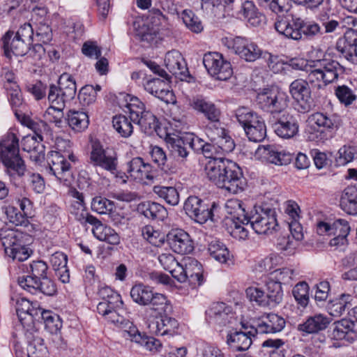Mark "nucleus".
<instances>
[{
  "mask_svg": "<svg viewBox=\"0 0 357 357\" xmlns=\"http://www.w3.org/2000/svg\"><path fill=\"white\" fill-rule=\"evenodd\" d=\"M207 178L229 193L242 192L245 186V179L241 167L234 162L222 158H211L205 165Z\"/></svg>",
  "mask_w": 357,
  "mask_h": 357,
  "instance_id": "nucleus-1",
  "label": "nucleus"
},
{
  "mask_svg": "<svg viewBox=\"0 0 357 357\" xmlns=\"http://www.w3.org/2000/svg\"><path fill=\"white\" fill-rule=\"evenodd\" d=\"M0 158L10 182L22 177L26 172V165L20 155L19 139L15 134L8 132L5 135L0 141Z\"/></svg>",
  "mask_w": 357,
  "mask_h": 357,
  "instance_id": "nucleus-2",
  "label": "nucleus"
},
{
  "mask_svg": "<svg viewBox=\"0 0 357 357\" xmlns=\"http://www.w3.org/2000/svg\"><path fill=\"white\" fill-rule=\"evenodd\" d=\"M345 68L337 61L329 57L312 61L307 70V79L319 88L337 81L344 75Z\"/></svg>",
  "mask_w": 357,
  "mask_h": 357,
  "instance_id": "nucleus-3",
  "label": "nucleus"
},
{
  "mask_svg": "<svg viewBox=\"0 0 357 357\" xmlns=\"http://www.w3.org/2000/svg\"><path fill=\"white\" fill-rule=\"evenodd\" d=\"M77 93V85L74 77L66 73L61 74L57 84L49 86L47 100L50 105L47 109V114H53L54 108L63 109L66 105L73 100Z\"/></svg>",
  "mask_w": 357,
  "mask_h": 357,
  "instance_id": "nucleus-4",
  "label": "nucleus"
},
{
  "mask_svg": "<svg viewBox=\"0 0 357 357\" xmlns=\"http://www.w3.org/2000/svg\"><path fill=\"white\" fill-rule=\"evenodd\" d=\"M231 48L241 59L247 62H253L259 58L264 59L269 68L278 73L282 69V63L279 56L268 52H264L255 43L243 37H236L231 41Z\"/></svg>",
  "mask_w": 357,
  "mask_h": 357,
  "instance_id": "nucleus-5",
  "label": "nucleus"
},
{
  "mask_svg": "<svg viewBox=\"0 0 357 357\" xmlns=\"http://www.w3.org/2000/svg\"><path fill=\"white\" fill-rule=\"evenodd\" d=\"M0 239L6 254L13 260L23 261L26 260L31 253L28 248L31 236L18 229H0Z\"/></svg>",
  "mask_w": 357,
  "mask_h": 357,
  "instance_id": "nucleus-6",
  "label": "nucleus"
},
{
  "mask_svg": "<svg viewBox=\"0 0 357 357\" xmlns=\"http://www.w3.org/2000/svg\"><path fill=\"white\" fill-rule=\"evenodd\" d=\"M225 210L228 216L225 220L228 232L238 239H245L248 236V228L245 222L249 213L245 212L244 203L237 199H231L225 204Z\"/></svg>",
  "mask_w": 357,
  "mask_h": 357,
  "instance_id": "nucleus-7",
  "label": "nucleus"
},
{
  "mask_svg": "<svg viewBox=\"0 0 357 357\" xmlns=\"http://www.w3.org/2000/svg\"><path fill=\"white\" fill-rule=\"evenodd\" d=\"M235 117L243 127L250 141L260 142L266 136V128L264 119L248 107H239Z\"/></svg>",
  "mask_w": 357,
  "mask_h": 357,
  "instance_id": "nucleus-8",
  "label": "nucleus"
},
{
  "mask_svg": "<svg viewBox=\"0 0 357 357\" xmlns=\"http://www.w3.org/2000/svg\"><path fill=\"white\" fill-rule=\"evenodd\" d=\"M245 227L252 229L258 234H272L278 227L275 209L255 206L247 217Z\"/></svg>",
  "mask_w": 357,
  "mask_h": 357,
  "instance_id": "nucleus-9",
  "label": "nucleus"
},
{
  "mask_svg": "<svg viewBox=\"0 0 357 357\" xmlns=\"http://www.w3.org/2000/svg\"><path fill=\"white\" fill-rule=\"evenodd\" d=\"M338 118L334 114L314 112L307 119L306 133L310 141L319 142L323 139L324 131L331 132L337 129Z\"/></svg>",
  "mask_w": 357,
  "mask_h": 357,
  "instance_id": "nucleus-10",
  "label": "nucleus"
},
{
  "mask_svg": "<svg viewBox=\"0 0 357 357\" xmlns=\"http://www.w3.org/2000/svg\"><path fill=\"white\" fill-rule=\"evenodd\" d=\"M257 104L262 110L269 112L272 118L281 114L287 107V95L278 89H264L257 96Z\"/></svg>",
  "mask_w": 357,
  "mask_h": 357,
  "instance_id": "nucleus-11",
  "label": "nucleus"
},
{
  "mask_svg": "<svg viewBox=\"0 0 357 357\" xmlns=\"http://www.w3.org/2000/svg\"><path fill=\"white\" fill-rule=\"evenodd\" d=\"M278 17L275 22V30L286 38L294 40L302 38V27L303 20L294 15L290 10L277 14Z\"/></svg>",
  "mask_w": 357,
  "mask_h": 357,
  "instance_id": "nucleus-12",
  "label": "nucleus"
},
{
  "mask_svg": "<svg viewBox=\"0 0 357 357\" xmlns=\"http://www.w3.org/2000/svg\"><path fill=\"white\" fill-rule=\"evenodd\" d=\"M203 64L211 76L218 80L226 81L233 75L229 61L218 52H207L203 56Z\"/></svg>",
  "mask_w": 357,
  "mask_h": 357,
  "instance_id": "nucleus-13",
  "label": "nucleus"
},
{
  "mask_svg": "<svg viewBox=\"0 0 357 357\" xmlns=\"http://www.w3.org/2000/svg\"><path fill=\"white\" fill-rule=\"evenodd\" d=\"M89 162L113 174L117 172L118 158L116 153L111 149H103L99 142H94L92 144Z\"/></svg>",
  "mask_w": 357,
  "mask_h": 357,
  "instance_id": "nucleus-14",
  "label": "nucleus"
},
{
  "mask_svg": "<svg viewBox=\"0 0 357 357\" xmlns=\"http://www.w3.org/2000/svg\"><path fill=\"white\" fill-rule=\"evenodd\" d=\"M289 93L296 101V109L300 113L309 112L313 107L311 89L307 81L296 79L289 85Z\"/></svg>",
  "mask_w": 357,
  "mask_h": 357,
  "instance_id": "nucleus-15",
  "label": "nucleus"
},
{
  "mask_svg": "<svg viewBox=\"0 0 357 357\" xmlns=\"http://www.w3.org/2000/svg\"><path fill=\"white\" fill-rule=\"evenodd\" d=\"M47 162L50 174L64 185H70L73 173L71 165L66 159V156L60 151H52L47 155Z\"/></svg>",
  "mask_w": 357,
  "mask_h": 357,
  "instance_id": "nucleus-16",
  "label": "nucleus"
},
{
  "mask_svg": "<svg viewBox=\"0 0 357 357\" xmlns=\"http://www.w3.org/2000/svg\"><path fill=\"white\" fill-rule=\"evenodd\" d=\"M275 134L281 138L290 139L298 132V124L294 117L285 110L269 120Z\"/></svg>",
  "mask_w": 357,
  "mask_h": 357,
  "instance_id": "nucleus-17",
  "label": "nucleus"
},
{
  "mask_svg": "<svg viewBox=\"0 0 357 357\" xmlns=\"http://www.w3.org/2000/svg\"><path fill=\"white\" fill-rule=\"evenodd\" d=\"M17 282L23 289L32 294L41 293L47 296H52L57 291L56 284L47 276L42 277L40 279L18 278Z\"/></svg>",
  "mask_w": 357,
  "mask_h": 357,
  "instance_id": "nucleus-18",
  "label": "nucleus"
},
{
  "mask_svg": "<svg viewBox=\"0 0 357 357\" xmlns=\"http://www.w3.org/2000/svg\"><path fill=\"white\" fill-rule=\"evenodd\" d=\"M167 241L170 248L180 255L189 254L194 250L190 235L181 229H174L169 231Z\"/></svg>",
  "mask_w": 357,
  "mask_h": 357,
  "instance_id": "nucleus-19",
  "label": "nucleus"
},
{
  "mask_svg": "<svg viewBox=\"0 0 357 357\" xmlns=\"http://www.w3.org/2000/svg\"><path fill=\"white\" fill-rule=\"evenodd\" d=\"M244 331H235L227 335V342L235 351L248 350L252 344V337L257 334L253 326L242 324Z\"/></svg>",
  "mask_w": 357,
  "mask_h": 357,
  "instance_id": "nucleus-20",
  "label": "nucleus"
},
{
  "mask_svg": "<svg viewBox=\"0 0 357 357\" xmlns=\"http://www.w3.org/2000/svg\"><path fill=\"white\" fill-rule=\"evenodd\" d=\"M169 82L170 79L151 78L146 80L144 84V89L146 91L167 104L174 103L175 97L173 91L169 89Z\"/></svg>",
  "mask_w": 357,
  "mask_h": 357,
  "instance_id": "nucleus-21",
  "label": "nucleus"
},
{
  "mask_svg": "<svg viewBox=\"0 0 357 357\" xmlns=\"http://www.w3.org/2000/svg\"><path fill=\"white\" fill-rule=\"evenodd\" d=\"M73 200L70 204V213L82 225L97 222V218L87 212L84 195L74 189L70 192Z\"/></svg>",
  "mask_w": 357,
  "mask_h": 357,
  "instance_id": "nucleus-22",
  "label": "nucleus"
},
{
  "mask_svg": "<svg viewBox=\"0 0 357 357\" xmlns=\"http://www.w3.org/2000/svg\"><path fill=\"white\" fill-rule=\"evenodd\" d=\"M165 142L175 158L181 162L188 160L190 147L186 137H181L174 133H167Z\"/></svg>",
  "mask_w": 357,
  "mask_h": 357,
  "instance_id": "nucleus-23",
  "label": "nucleus"
},
{
  "mask_svg": "<svg viewBox=\"0 0 357 357\" xmlns=\"http://www.w3.org/2000/svg\"><path fill=\"white\" fill-rule=\"evenodd\" d=\"M127 172L135 180H153L155 177V171L149 163H146L140 157L132 158L128 162Z\"/></svg>",
  "mask_w": 357,
  "mask_h": 357,
  "instance_id": "nucleus-24",
  "label": "nucleus"
},
{
  "mask_svg": "<svg viewBox=\"0 0 357 357\" xmlns=\"http://www.w3.org/2000/svg\"><path fill=\"white\" fill-rule=\"evenodd\" d=\"M336 49L347 60L354 63L357 58V31L349 29L344 38L337 42Z\"/></svg>",
  "mask_w": 357,
  "mask_h": 357,
  "instance_id": "nucleus-25",
  "label": "nucleus"
},
{
  "mask_svg": "<svg viewBox=\"0 0 357 357\" xmlns=\"http://www.w3.org/2000/svg\"><path fill=\"white\" fill-rule=\"evenodd\" d=\"M121 311H123V306L117 307H110L109 306L107 307L105 313H98L105 317L108 321L121 328L122 329L123 336L127 339L132 332L136 331V326H135L132 322L130 321V320L120 314Z\"/></svg>",
  "mask_w": 357,
  "mask_h": 357,
  "instance_id": "nucleus-26",
  "label": "nucleus"
},
{
  "mask_svg": "<svg viewBox=\"0 0 357 357\" xmlns=\"http://www.w3.org/2000/svg\"><path fill=\"white\" fill-rule=\"evenodd\" d=\"M206 317L210 324L224 326L231 322L234 315L230 307L224 303H216L206 311Z\"/></svg>",
  "mask_w": 357,
  "mask_h": 357,
  "instance_id": "nucleus-27",
  "label": "nucleus"
},
{
  "mask_svg": "<svg viewBox=\"0 0 357 357\" xmlns=\"http://www.w3.org/2000/svg\"><path fill=\"white\" fill-rule=\"evenodd\" d=\"M99 297L102 300L97 305L98 312H107V307H122L123 302L121 296L112 288L105 284H100L97 292Z\"/></svg>",
  "mask_w": 357,
  "mask_h": 357,
  "instance_id": "nucleus-28",
  "label": "nucleus"
},
{
  "mask_svg": "<svg viewBox=\"0 0 357 357\" xmlns=\"http://www.w3.org/2000/svg\"><path fill=\"white\" fill-rule=\"evenodd\" d=\"M286 321L283 317L270 313L263 317L254 327L257 333H276L280 332L285 326Z\"/></svg>",
  "mask_w": 357,
  "mask_h": 357,
  "instance_id": "nucleus-29",
  "label": "nucleus"
},
{
  "mask_svg": "<svg viewBox=\"0 0 357 357\" xmlns=\"http://www.w3.org/2000/svg\"><path fill=\"white\" fill-rule=\"evenodd\" d=\"M156 320L149 324L150 331L157 335H169L173 336L176 333L178 327V321L174 319L167 316L160 315Z\"/></svg>",
  "mask_w": 357,
  "mask_h": 357,
  "instance_id": "nucleus-30",
  "label": "nucleus"
},
{
  "mask_svg": "<svg viewBox=\"0 0 357 357\" xmlns=\"http://www.w3.org/2000/svg\"><path fill=\"white\" fill-rule=\"evenodd\" d=\"M258 152L270 163L286 165L291 162L292 155L289 153L279 151L275 145H266L258 149Z\"/></svg>",
  "mask_w": 357,
  "mask_h": 357,
  "instance_id": "nucleus-31",
  "label": "nucleus"
},
{
  "mask_svg": "<svg viewBox=\"0 0 357 357\" xmlns=\"http://www.w3.org/2000/svg\"><path fill=\"white\" fill-rule=\"evenodd\" d=\"M331 320L326 315L319 313L309 317L305 321L298 326V330L307 334L318 333L325 330Z\"/></svg>",
  "mask_w": 357,
  "mask_h": 357,
  "instance_id": "nucleus-32",
  "label": "nucleus"
},
{
  "mask_svg": "<svg viewBox=\"0 0 357 357\" xmlns=\"http://www.w3.org/2000/svg\"><path fill=\"white\" fill-rule=\"evenodd\" d=\"M165 63L169 71L176 76H185L188 73L186 62L178 51L168 52L165 55Z\"/></svg>",
  "mask_w": 357,
  "mask_h": 357,
  "instance_id": "nucleus-33",
  "label": "nucleus"
},
{
  "mask_svg": "<svg viewBox=\"0 0 357 357\" xmlns=\"http://www.w3.org/2000/svg\"><path fill=\"white\" fill-rule=\"evenodd\" d=\"M237 14L252 26H258L265 20L264 15L259 12L252 1L246 0L243 2Z\"/></svg>",
  "mask_w": 357,
  "mask_h": 357,
  "instance_id": "nucleus-34",
  "label": "nucleus"
},
{
  "mask_svg": "<svg viewBox=\"0 0 357 357\" xmlns=\"http://www.w3.org/2000/svg\"><path fill=\"white\" fill-rule=\"evenodd\" d=\"M13 35V32H7L3 37V49L6 56L11 57V53L17 56L25 55L29 49L28 43L15 36L10 42Z\"/></svg>",
  "mask_w": 357,
  "mask_h": 357,
  "instance_id": "nucleus-35",
  "label": "nucleus"
},
{
  "mask_svg": "<svg viewBox=\"0 0 357 357\" xmlns=\"http://www.w3.org/2000/svg\"><path fill=\"white\" fill-rule=\"evenodd\" d=\"M148 303L149 304L146 306H149V307L145 310V318H148L147 314L149 312L150 316L156 317L158 315L166 314L172 310L170 302L167 297L162 294L153 292V298H151Z\"/></svg>",
  "mask_w": 357,
  "mask_h": 357,
  "instance_id": "nucleus-36",
  "label": "nucleus"
},
{
  "mask_svg": "<svg viewBox=\"0 0 357 357\" xmlns=\"http://www.w3.org/2000/svg\"><path fill=\"white\" fill-rule=\"evenodd\" d=\"M190 105L196 111L202 113L208 121L217 119L220 116V111L212 102L200 97L194 98Z\"/></svg>",
  "mask_w": 357,
  "mask_h": 357,
  "instance_id": "nucleus-37",
  "label": "nucleus"
},
{
  "mask_svg": "<svg viewBox=\"0 0 357 357\" xmlns=\"http://www.w3.org/2000/svg\"><path fill=\"white\" fill-rule=\"evenodd\" d=\"M96 222L91 224V225L93 227L92 232L97 239L113 245H118L120 243V236L114 229L104 225L98 218Z\"/></svg>",
  "mask_w": 357,
  "mask_h": 357,
  "instance_id": "nucleus-38",
  "label": "nucleus"
},
{
  "mask_svg": "<svg viewBox=\"0 0 357 357\" xmlns=\"http://www.w3.org/2000/svg\"><path fill=\"white\" fill-rule=\"evenodd\" d=\"M137 211L151 220H163L167 215V211L162 205L151 202L139 204Z\"/></svg>",
  "mask_w": 357,
  "mask_h": 357,
  "instance_id": "nucleus-39",
  "label": "nucleus"
},
{
  "mask_svg": "<svg viewBox=\"0 0 357 357\" xmlns=\"http://www.w3.org/2000/svg\"><path fill=\"white\" fill-rule=\"evenodd\" d=\"M66 121L68 126L75 132L84 131L89 124L87 112L82 110H69L66 114Z\"/></svg>",
  "mask_w": 357,
  "mask_h": 357,
  "instance_id": "nucleus-40",
  "label": "nucleus"
},
{
  "mask_svg": "<svg viewBox=\"0 0 357 357\" xmlns=\"http://www.w3.org/2000/svg\"><path fill=\"white\" fill-rule=\"evenodd\" d=\"M352 296L349 294H342L338 297L330 301L326 310L330 315L335 317H340L347 309L351 307Z\"/></svg>",
  "mask_w": 357,
  "mask_h": 357,
  "instance_id": "nucleus-41",
  "label": "nucleus"
},
{
  "mask_svg": "<svg viewBox=\"0 0 357 357\" xmlns=\"http://www.w3.org/2000/svg\"><path fill=\"white\" fill-rule=\"evenodd\" d=\"M15 115L17 120L24 126H27L34 132V136L40 141H43V132L47 130V124L43 121H34L29 116H26L22 111L15 110Z\"/></svg>",
  "mask_w": 357,
  "mask_h": 357,
  "instance_id": "nucleus-42",
  "label": "nucleus"
},
{
  "mask_svg": "<svg viewBox=\"0 0 357 357\" xmlns=\"http://www.w3.org/2000/svg\"><path fill=\"white\" fill-rule=\"evenodd\" d=\"M340 205L350 215H357V188L354 186L346 188L340 199Z\"/></svg>",
  "mask_w": 357,
  "mask_h": 357,
  "instance_id": "nucleus-43",
  "label": "nucleus"
},
{
  "mask_svg": "<svg viewBox=\"0 0 357 357\" xmlns=\"http://www.w3.org/2000/svg\"><path fill=\"white\" fill-rule=\"evenodd\" d=\"M127 339L151 351H157L162 346L160 340L141 333L137 327L136 331L132 332Z\"/></svg>",
  "mask_w": 357,
  "mask_h": 357,
  "instance_id": "nucleus-44",
  "label": "nucleus"
},
{
  "mask_svg": "<svg viewBox=\"0 0 357 357\" xmlns=\"http://www.w3.org/2000/svg\"><path fill=\"white\" fill-rule=\"evenodd\" d=\"M208 252L211 257L220 264H225L230 259L227 246L220 241L212 240L208 245Z\"/></svg>",
  "mask_w": 357,
  "mask_h": 357,
  "instance_id": "nucleus-45",
  "label": "nucleus"
},
{
  "mask_svg": "<svg viewBox=\"0 0 357 357\" xmlns=\"http://www.w3.org/2000/svg\"><path fill=\"white\" fill-rule=\"evenodd\" d=\"M153 289L142 283L134 285L130 290V296L134 302L140 305H147L149 301L153 298Z\"/></svg>",
  "mask_w": 357,
  "mask_h": 357,
  "instance_id": "nucleus-46",
  "label": "nucleus"
},
{
  "mask_svg": "<svg viewBox=\"0 0 357 357\" xmlns=\"http://www.w3.org/2000/svg\"><path fill=\"white\" fill-rule=\"evenodd\" d=\"M135 123H137L142 130L147 135H152L157 132V129L159 128L158 119L152 112L148 110L139 116Z\"/></svg>",
  "mask_w": 357,
  "mask_h": 357,
  "instance_id": "nucleus-47",
  "label": "nucleus"
},
{
  "mask_svg": "<svg viewBox=\"0 0 357 357\" xmlns=\"http://www.w3.org/2000/svg\"><path fill=\"white\" fill-rule=\"evenodd\" d=\"M153 192L167 204L171 206H176L179 203V193L177 189L172 186L155 185L153 189Z\"/></svg>",
  "mask_w": 357,
  "mask_h": 357,
  "instance_id": "nucleus-48",
  "label": "nucleus"
},
{
  "mask_svg": "<svg viewBox=\"0 0 357 357\" xmlns=\"http://www.w3.org/2000/svg\"><path fill=\"white\" fill-rule=\"evenodd\" d=\"M266 297L268 298L271 307H274L280 303L283 298L282 286L273 279L268 278L266 281Z\"/></svg>",
  "mask_w": 357,
  "mask_h": 357,
  "instance_id": "nucleus-49",
  "label": "nucleus"
},
{
  "mask_svg": "<svg viewBox=\"0 0 357 357\" xmlns=\"http://www.w3.org/2000/svg\"><path fill=\"white\" fill-rule=\"evenodd\" d=\"M353 324L346 319L336 321L333 324L330 336L336 340H349V333L352 332Z\"/></svg>",
  "mask_w": 357,
  "mask_h": 357,
  "instance_id": "nucleus-50",
  "label": "nucleus"
},
{
  "mask_svg": "<svg viewBox=\"0 0 357 357\" xmlns=\"http://www.w3.org/2000/svg\"><path fill=\"white\" fill-rule=\"evenodd\" d=\"M125 101L126 102L125 107L130 114V119L133 122H135V120L138 119V117L146 111L143 102L137 97L127 94ZM125 112H127L126 110Z\"/></svg>",
  "mask_w": 357,
  "mask_h": 357,
  "instance_id": "nucleus-51",
  "label": "nucleus"
},
{
  "mask_svg": "<svg viewBox=\"0 0 357 357\" xmlns=\"http://www.w3.org/2000/svg\"><path fill=\"white\" fill-rule=\"evenodd\" d=\"M335 95L341 103L346 106L354 102L357 98V89L350 83V86L341 85L335 89Z\"/></svg>",
  "mask_w": 357,
  "mask_h": 357,
  "instance_id": "nucleus-52",
  "label": "nucleus"
},
{
  "mask_svg": "<svg viewBox=\"0 0 357 357\" xmlns=\"http://www.w3.org/2000/svg\"><path fill=\"white\" fill-rule=\"evenodd\" d=\"M131 119L124 115H118L113 117L112 125L116 132L123 137H128L133 132V126Z\"/></svg>",
  "mask_w": 357,
  "mask_h": 357,
  "instance_id": "nucleus-53",
  "label": "nucleus"
},
{
  "mask_svg": "<svg viewBox=\"0 0 357 357\" xmlns=\"http://www.w3.org/2000/svg\"><path fill=\"white\" fill-rule=\"evenodd\" d=\"M216 207L217 204L215 202H213L212 204L209 206L207 203L203 201L191 219L199 224H204L208 220H213V210Z\"/></svg>",
  "mask_w": 357,
  "mask_h": 357,
  "instance_id": "nucleus-54",
  "label": "nucleus"
},
{
  "mask_svg": "<svg viewBox=\"0 0 357 357\" xmlns=\"http://www.w3.org/2000/svg\"><path fill=\"white\" fill-rule=\"evenodd\" d=\"M284 342L281 339H268L263 342L261 346L266 349L269 357H285Z\"/></svg>",
  "mask_w": 357,
  "mask_h": 357,
  "instance_id": "nucleus-55",
  "label": "nucleus"
},
{
  "mask_svg": "<svg viewBox=\"0 0 357 357\" xmlns=\"http://www.w3.org/2000/svg\"><path fill=\"white\" fill-rule=\"evenodd\" d=\"M181 18L188 29L194 33H200L203 30L202 22L191 10H184Z\"/></svg>",
  "mask_w": 357,
  "mask_h": 357,
  "instance_id": "nucleus-56",
  "label": "nucleus"
},
{
  "mask_svg": "<svg viewBox=\"0 0 357 357\" xmlns=\"http://www.w3.org/2000/svg\"><path fill=\"white\" fill-rule=\"evenodd\" d=\"M48 270L47 264L43 260L33 261L29 264V270L28 273L29 275H23L18 278H38L40 279L42 277H47V273Z\"/></svg>",
  "mask_w": 357,
  "mask_h": 357,
  "instance_id": "nucleus-57",
  "label": "nucleus"
},
{
  "mask_svg": "<svg viewBox=\"0 0 357 357\" xmlns=\"http://www.w3.org/2000/svg\"><path fill=\"white\" fill-rule=\"evenodd\" d=\"M295 276L294 271L292 268L282 267L278 268L271 273L270 279H273L276 282L282 284H289Z\"/></svg>",
  "mask_w": 357,
  "mask_h": 357,
  "instance_id": "nucleus-58",
  "label": "nucleus"
},
{
  "mask_svg": "<svg viewBox=\"0 0 357 357\" xmlns=\"http://www.w3.org/2000/svg\"><path fill=\"white\" fill-rule=\"evenodd\" d=\"M92 211L99 214H108L114 208V203L101 196L93 198L91 202Z\"/></svg>",
  "mask_w": 357,
  "mask_h": 357,
  "instance_id": "nucleus-59",
  "label": "nucleus"
},
{
  "mask_svg": "<svg viewBox=\"0 0 357 357\" xmlns=\"http://www.w3.org/2000/svg\"><path fill=\"white\" fill-rule=\"evenodd\" d=\"M246 296L250 302H255L257 305L270 307L268 298H267L266 293L259 288L248 287L246 289Z\"/></svg>",
  "mask_w": 357,
  "mask_h": 357,
  "instance_id": "nucleus-60",
  "label": "nucleus"
},
{
  "mask_svg": "<svg viewBox=\"0 0 357 357\" xmlns=\"http://www.w3.org/2000/svg\"><path fill=\"white\" fill-rule=\"evenodd\" d=\"M264 7L268 8L272 12L280 14L291 10L290 0H259Z\"/></svg>",
  "mask_w": 357,
  "mask_h": 357,
  "instance_id": "nucleus-61",
  "label": "nucleus"
},
{
  "mask_svg": "<svg viewBox=\"0 0 357 357\" xmlns=\"http://www.w3.org/2000/svg\"><path fill=\"white\" fill-rule=\"evenodd\" d=\"M189 268L192 270L188 275L190 282L196 286H200L204 282L202 265L196 259L192 260L189 263Z\"/></svg>",
  "mask_w": 357,
  "mask_h": 357,
  "instance_id": "nucleus-62",
  "label": "nucleus"
},
{
  "mask_svg": "<svg viewBox=\"0 0 357 357\" xmlns=\"http://www.w3.org/2000/svg\"><path fill=\"white\" fill-rule=\"evenodd\" d=\"M34 24L38 40L44 43L50 42L52 39V31L48 23V20L43 19V21H39L38 23H34Z\"/></svg>",
  "mask_w": 357,
  "mask_h": 357,
  "instance_id": "nucleus-63",
  "label": "nucleus"
},
{
  "mask_svg": "<svg viewBox=\"0 0 357 357\" xmlns=\"http://www.w3.org/2000/svg\"><path fill=\"white\" fill-rule=\"evenodd\" d=\"M226 130L222 127L220 118L209 121L206 126V133L212 142H215L218 137L225 135Z\"/></svg>",
  "mask_w": 357,
  "mask_h": 357,
  "instance_id": "nucleus-64",
  "label": "nucleus"
}]
</instances>
